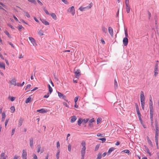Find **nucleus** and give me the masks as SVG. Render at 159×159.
Here are the masks:
<instances>
[{
  "mask_svg": "<svg viewBox=\"0 0 159 159\" xmlns=\"http://www.w3.org/2000/svg\"><path fill=\"white\" fill-rule=\"evenodd\" d=\"M25 15L28 18H30V16L29 14V13L26 12H25Z\"/></svg>",
  "mask_w": 159,
  "mask_h": 159,
  "instance_id": "49530a36",
  "label": "nucleus"
},
{
  "mask_svg": "<svg viewBox=\"0 0 159 159\" xmlns=\"http://www.w3.org/2000/svg\"><path fill=\"white\" fill-rule=\"evenodd\" d=\"M86 149H84V148H82L81 151V155L84 156L85 153V150Z\"/></svg>",
  "mask_w": 159,
  "mask_h": 159,
  "instance_id": "412c9836",
  "label": "nucleus"
},
{
  "mask_svg": "<svg viewBox=\"0 0 159 159\" xmlns=\"http://www.w3.org/2000/svg\"><path fill=\"white\" fill-rule=\"evenodd\" d=\"M27 156V152L25 150H23V153H22V158L23 159H27L26 158Z\"/></svg>",
  "mask_w": 159,
  "mask_h": 159,
  "instance_id": "423d86ee",
  "label": "nucleus"
},
{
  "mask_svg": "<svg viewBox=\"0 0 159 159\" xmlns=\"http://www.w3.org/2000/svg\"><path fill=\"white\" fill-rule=\"evenodd\" d=\"M67 11L70 12L73 16H74L75 13V10L74 6H72L67 10Z\"/></svg>",
  "mask_w": 159,
  "mask_h": 159,
  "instance_id": "f03ea898",
  "label": "nucleus"
},
{
  "mask_svg": "<svg viewBox=\"0 0 159 159\" xmlns=\"http://www.w3.org/2000/svg\"><path fill=\"white\" fill-rule=\"evenodd\" d=\"M60 150H58L57 151V152L56 154V157L57 159H59V154H60Z\"/></svg>",
  "mask_w": 159,
  "mask_h": 159,
  "instance_id": "c9c22d12",
  "label": "nucleus"
},
{
  "mask_svg": "<svg viewBox=\"0 0 159 159\" xmlns=\"http://www.w3.org/2000/svg\"><path fill=\"white\" fill-rule=\"evenodd\" d=\"M40 20L45 25H49V23H48V22L45 20L40 19Z\"/></svg>",
  "mask_w": 159,
  "mask_h": 159,
  "instance_id": "4468645a",
  "label": "nucleus"
},
{
  "mask_svg": "<svg viewBox=\"0 0 159 159\" xmlns=\"http://www.w3.org/2000/svg\"><path fill=\"white\" fill-rule=\"evenodd\" d=\"M37 2H38V3H39V4L41 5V6H42L43 5V3H42L39 0H37Z\"/></svg>",
  "mask_w": 159,
  "mask_h": 159,
  "instance_id": "338daca9",
  "label": "nucleus"
},
{
  "mask_svg": "<svg viewBox=\"0 0 159 159\" xmlns=\"http://www.w3.org/2000/svg\"><path fill=\"white\" fill-rule=\"evenodd\" d=\"M93 5V3L91 2L90 3L88 6L85 7H81L79 8V9L81 11H84L86 9L89 10L92 7Z\"/></svg>",
  "mask_w": 159,
  "mask_h": 159,
  "instance_id": "f257e3e1",
  "label": "nucleus"
},
{
  "mask_svg": "<svg viewBox=\"0 0 159 159\" xmlns=\"http://www.w3.org/2000/svg\"><path fill=\"white\" fill-rule=\"evenodd\" d=\"M115 149V148H114L112 147L109 148L108 150V153L109 154H110L112 151H113Z\"/></svg>",
  "mask_w": 159,
  "mask_h": 159,
  "instance_id": "7c9ffc66",
  "label": "nucleus"
},
{
  "mask_svg": "<svg viewBox=\"0 0 159 159\" xmlns=\"http://www.w3.org/2000/svg\"><path fill=\"white\" fill-rule=\"evenodd\" d=\"M23 28V27L21 25H19L18 27V28L19 30H20L22 29Z\"/></svg>",
  "mask_w": 159,
  "mask_h": 159,
  "instance_id": "e2e57ef3",
  "label": "nucleus"
},
{
  "mask_svg": "<svg viewBox=\"0 0 159 159\" xmlns=\"http://www.w3.org/2000/svg\"><path fill=\"white\" fill-rule=\"evenodd\" d=\"M48 110H37V112H39L41 113H44L48 111Z\"/></svg>",
  "mask_w": 159,
  "mask_h": 159,
  "instance_id": "dca6fc26",
  "label": "nucleus"
},
{
  "mask_svg": "<svg viewBox=\"0 0 159 159\" xmlns=\"http://www.w3.org/2000/svg\"><path fill=\"white\" fill-rule=\"evenodd\" d=\"M7 156L6 155L5 153L3 152L1 154L0 156L1 159H6Z\"/></svg>",
  "mask_w": 159,
  "mask_h": 159,
  "instance_id": "6e6552de",
  "label": "nucleus"
},
{
  "mask_svg": "<svg viewBox=\"0 0 159 159\" xmlns=\"http://www.w3.org/2000/svg\"><path fill=\"white\" fill-rule=\"evenodd\" d=\"M102 120V119L101 118H98L97 119V123L98 124L99 123L101 122Z\"/></svg>",
  "mask_w": 159,
  "mask_h": 159,
  "instance_id": "e433bc0d",
  "label": "nucleus"
},
{
  "mask_svg": "<svg viewBox=\"0 0 159 159\" xmlns=\"http://www.w3.org/2000/svg\"><path fill=\"white\" fill-rule=\"evenodd\" d=\"M81 144L82 146L83 147V148H84V149H86V148L85 147L86 143L84 141H83L82 142Z\"/></svg>",
  "mask_w": 159,
  "mask_h": 159,
  "instance_id": "4be33fe9",
  "label": "nucleus"
},
{
  "mask_svg": "<svg viewBox=\"0 0 159 159\" xmlns=\"http://www.w3.org/2000/svg\"><path fill=\"white\" fill-rule=\"evenodd\" d=\"M8 98L9 99H10L11 100V101L13 102L15 100V98L14 97H8Z\"/></svg>",
  "mask_w": 159,
  "mask_h": 159,
  "instance_id": "37998d69",
  "label": "nucleus"
},
{
  "mask_svg": "<svg viewBox=\"0 0 159 159\" xmlns=\"http://www.w3.org/2000/svg\"><path fill=\"white\" fill-rule=\"evenodd\" d=\"M95 120H94V118H93L91 120H90L89 121V126L91 127L93 126V122H94Z\"/></svg>",
  "mask_w": 159,
  "mask_h": 159,
  "instance_id": "1a4fd4ad",
  "label": "nucleus"
},
{
  "mask_svg": "<svg viewBox=\"0 0 159 159\" xmlns=\"http://www.w3.org/2000/svg\"><path fill=\"white\" fill-rule=\"evenodd\" d=\"M145 149H146V151L148 153L150 156H151V153L149 152V150L148 149V148L146 146H145Z\"/></svg>",
  "mask_w": 159,
  "mask_h": 159,
  "instance_id": "bb28decb",
  "label": "nucleus"
},
{
  "mask_svg": "<svg viewBox=\"0 0 159 159\" xmlns=\"http://www.w3.org/2000/svg\"><path fill=\"white\" fill-rule=\"evenodd\" d=\"M24 84H25V82H23L22 84H19V83H17V85L18 86L22 87L24 85Z\"/></svg>",
  "mask_w": 159,
  "mask_h": 159,
  "instance_id": "a19ab883",
  "label": "nucleus"
},
{
  "mask_svg": "<svg viewBox=\"0 0 159 159\" xmlns=\"http://www.w3.org/2000/svg\"><path fill=\"white\" fill-rule=\"evenodd\" d=\"M99 139V140H101L102 141V143H104L106 140V139L105 138H102Z\"/></svg>",
  "mask_w": 159,
  "mask_h": 159,
  "instance_id": "c03bdc74",
  "label": "nucleus"
},
{
  "mask_svg": "<svg viewBox=\"0 0 159 159\" xmlns=\"http://www.w3.org/2000/svg\"><path fill=\"white\" fill-rule=\"evenodd\" d=\"M147 141H148V143L149 144H150L151 147H152L153 146V144H152V142L151 141V140L150 139H149V138L148 137V136L147 137Z\"/></svg>",
  "mask_w": 159,
  "mask_h": 159,
  "instance_id": "f3484780",
  "label": "nucleus"
},
{
  "mask_svg": "<svg viewBox=\"0 0 159 159\" xmlns=\"http://www.w3.org/2000/svg\"><path fill=\"white\" fill-rule=\"evenodd\" d=\"M141 102V106H142V108L143 109H144V107L145 102Z\"/></svg>",
  "mask_w": 159,
  "mask_h": 159,
  "instance_id": "79ce46f5",
  "label": "nucleus"
},
{
  "mask_svg": "<svg viewBox=\"0 0 159 159\" xmlns=\"http://www.w3.org/2000/svg\"><path fill=\"white\" fill-rule=\"evenodd\" d=\"M114 87L115 89H117L118 88V85L117 84V81L116 79L114 80Z\"/></svg>",
  "mask_w": 159,
  "mask_h": 159,
  "instance_id": "f704fd0d",
  "label": "nucleus"
},
{
  "mask_svg": "<svg viewBox=\"0 0 159 159\" xmlns=\"http://www.w3.org/2000/svg\"><path fill=\"white\" fill-rule=\"evenodd\" d=\"M58 96L60 98H61V97H62V98L63 99H64V98H65V96L63 94H62L61 93L59 92H58Z\"/></svg>",
  "mask_w": 159,
  "mask_h": 159,
  "instance_id": "393cba45",
  "label": "nucleus"
},
{
  "mask_svg": "<svg viewBox=\"0 0 159 159\" xmlns=\"http://www.w3.org/2000/svg\"><path fill=\"white\" fill-rule=\"evenodd\" d=\"M155 142L158 141V133H155Z\"/></svg>",
  "mask_w": 159,
  "mask_h": 159,
  "instance_id": "c756f323",
  "label": "nucleus"
},
{
  "mask_svg": "<svg viewBox=\"0 0 159 159\" xmlns=\"http://www.w3.org/2000/svg\"><path fill=\"white\" fill-rule=\"evenodd\" d=\"M123 43L125 46H126L128 43V39L126 37H125L123 39Z\"/></svg>",
  "mask_w": 159,
  "mask_h": 159,
  "instance_id": "39448f33",
  "label": "nucleus"
},
{
  "mask_svg": "<svg viewBox=\"0 0 159 159\" xmlns=\"http://www.w3.org/2000/svg\"><path fill=\"white\" fill-rule=\"evenodd\" d=\"M153 110H150V119L152 120V118H153Z\"/></svg>",
  "mask_w": 159,
  "mask_h": 159,
  "instance_id": "6ab92c4d",
  "label": "nucleus"
},
{
  "mask_svg": "<svg viewBox=\"0 0 159 159\" xmlns=\"http://www.w3.org/2000/svg\"><path fill=\"white\" fill-rule=\"evenodd\" d=\"M82 122L83 120L81 118H79L78 121V125L79 126H80L81 124L82 123Z\"/></svg>",
  "mask_w": 159,
  "mask_h": 159,
  "instance_id": "b1692460",
  "label": "nucleus"
},
{
  "mask_svg": "<svg viewBox=\"0 0 159 159\" xmlns=\"http://www.w3.org/2000/svg\"><path fill=\"white\" fill-rule=\"evenodd\" d=\"M125 9L126 12L127 13H129L130 11V6H125Z\"/></svg>",
  "mask_w": 159,
  "mask_h": 159,
  "instance_id": "aec40b11",
  "label": "nucleus"
},
{
  "mask_svg": "<svg viewBox=\"0 0 159 159\" xmlns=\"http://www.w3.org/2000/svg\"><path fill=\"white\" fill-rule=\"evenodd\" d=\"M50 15L53 19L55 20L56 19L57 16L54 13H51Z\"/></svg>",
  "mask_w": 159,
  "mask_h": 159,
  "instance_id": "cd10ccee",
  "label": "nucleus"
},
{
  "mask_svg": "<svg viewBox=\"0 0 159 159\" xmlns=\"http://www.w3.org/2000/svg\"><path fill=\"white\" fill-rule=\"evenodd\" d=\"M41 146L40 145H39L37 146V152L38 153L39 152H40V150H41Z\"/></svg>",
  "mask_w": 159,
  "mask_h": 159,
  "instance_id": "2f4dec72",
  "label": "nucleus"
},
{
  "mask_svg": "<svg viewBox=\"0 0 159 159\" xmlns=\"http://www.w3.org/2000/svg\"><path fill=\"white\" fill-rule=\"evenodd\" d=\"M53 89L52 87L49 89V91L50 93V94H51L52 92Z\"/></svg>",
  "mask_w": 159,
  "mask_h": 159,
  "instance_id": "680f3d73",
  "label": "nucleus"
},
{
  "mask_svg": "<svg viewBox=\"0 0 159 159\" xmlns=\"http://www.w3.org/2000/svg\"><path fill=\"white\" fill-rule=\"evenodd\" d=\"M8 121L9 119H7V120H6L5 124V127H6V126L7 125Z\"/></svg>",
  "mask_w": 159,
  "mask_h": 159,
  "instance_id": "4d7b16f0",
  "label": "nucleus"
},
{
  "mask_svg": "<svg viewBox=\"0 0 159 159\" xmlns=\"http://www.w3.org/2000/svg\"><path fill=\"white\" fill-rule=\"evenodd\" d=\"M89 120V119H87L86 120L84 119V120H83V122H84V123H86Z\"/></svg>",
  "mask_w": 159,
  "mask_h": 159,
  "instance_id": "8fccbe9b",
  "label": "nucleus"
},
{
  "mask_svg": "<svg viewBox=\"0 0 159 159\" xmlns=\"http://www.w3.org/2000/svg\"><path fill=\"white\" fill-rule=\"evenodd\" d=\"M122 152H124L125 153H128L129 152V151L128 150L126 149L123 151Z\"/></svg>",
  "mask_w": 159,
  "mask_h": 159,
  "instance_id": "5fc2aeb1",
  "label": "nucleus"
},
{
  "mask_svg": "<svg viewBox=\"0 0 159 159\" xmlns=\"http://www.w3.org/2000/svg\"><path fill=\"white\" fill-rule=\"evenodd\" d=\"M129 0H125V3L126 6H129Z\"/></svg>",
  "mask_w": 159,
  "mask_h": 159,
  "instance_id": "58836bf2",
  "label": "nucleus"
},
{
  "mask_svg": "<svg viewBox=\"0 0 159 159\" xmlns=\"http://www.w3.org/2000/svg\"><path fill=\"white\" fill-rule=\"evenodd\" d=\"M23 57H24L23 55H22V54H20V55H19V56L18 58H19V59H21V58H23Z\"/></svg>",
  "mask_w": 159,
  "mask_h": 159,
  "instance_id": "69168bd1",
  "label": "nucleus"
},
{
  "mask_svg": "<svg viewBox=\"0 0 159 159\" xmlns=\"http://www.w3.org/2000/svg\"><path fill=\"white\" fill-rule=\"evenodd\" d=\"M140 99L141 102L145 101V97L144 93L141 91L140 92Z\"/></svg>",
  "mask_w": 159,
  "mask_h": 159,
  "instance_id": "20e7f679",
  "label": "nucleus"
},
{
  "mask_svg": "<svg viewBox=\"0 0 159 159\" xmlns=\"http://www.w3.org/2000/svg\"><path fill=\"white\" fill-rule=\"evenodd\" d=\"M149 107L150 109H153L152 102H149Z\"/></svg>",
  "mask_w": 159,
  "mask_h": 159,
  "instance_id": "4c0bfd02",
  "label": "nucleus"
},
{
  "mask_svg": "<svg viewBox=\"0 0 159 159\" xmlns=\"http://www.w3.org/2000/svg\"><path fill=\"white\" fill-rule=\"evenodd\" d=\"M97 136L98 137H103V135L102 134H101L100 133H98L97 134Z\"/></svg>",
  "mask_w": 159,
  "mask_h": 159,
  "instance_id": "052dcab7",
  "label": "nucleus"
},
{
  "mask_svg": "<svg viewBox=\"0 0 159 159\" xmlns=\"http://www.w3.org/2000/svg\"><path fill=\"white\" fill-rule=\"evenodd\" d=\"M44 11L47 15H50L49 13L48 12V11L47 10L44 9Z\"/></svg>",
  "mask_w": 159,
  "mask_h": 159,
  "instance_id": "774afa93",
  "label": "nucleus"
},
{
  "mask_svg": "<svg viewBox=\"0 0 159 159\" xmlns=\"http://www.w3.org/2000/svg\"><path fill=\"white\" fill-rule=\"evenodd\" d=\"M49 93H48L46 95H45L44 96V98H48L49 97Z\"/></svg>",
  "mask_w": 159,
  "mask_h": 159,
  "instance_id": "0e129e2a",
  "label": "nucleus"
},
{
  "mask_svg": "<svg viewBox=\"0 0 159 159\" xmlns=\"http://www.w3.org/2000/svg\"><path fill=\"white\" fill-rule=\"evenodd\" d=\"M0 67L1 68L5 69V64L3 62H0Z\"/></svg>",
  "mask_w": 159,
  "mask_h": 159,
  "instance_id": "a211bd4d",
  "label": "nucleus"
},
{
  "mask_svg": "<svg viewBox=\"0 0 159 159\" xmlns=\"http://www.w3.org/2000/svg\"><path fill=\"white\" fill-rule=\"evenodd\" d=\"M29 39L33 44V46L35 47L37 45V44L36 43L35 41L34 38L32 37H29Z\"/></svg>",
  "mask_w": 159,
  "mask_h": 159,
  "instance_id": "7ed1b4c3",
  "label": "nucleus"
},
{
  "mask_svg": "<svg viewBox=\"0 0 159 159\" xmlns=\"http://www.w3.org/2000/svg\"><path fill=\"white\" fill-rule=\"evenodd\" d=\"M30 145L31 148H33V138L32 137L30 139Z\"/></svg>",
  "mask_w": 159,
  "mask_h": 159,
  "instance_id": "0eeeda50",
  "label": "nucleus"
},
{
  "mask_svg": "<svg viewBox=\"0 0 159 159\" xmlns=\"http://www.w3.org/2000/svg\"><path fill=\"white\" fill-rule=\"evenodd\" d=\"M11 84L16 85V80L15 79H13L11 81Z\"/></svg>",
  "mask_w": 159,
  "mask_h": 159,
  "instance_id": "5701e85b",
  "label": "nucleus"
},
{
  "mask_svg": "<svg viewBox=\"0 0 159 159\" xmlns=\"http://www.w3.org/2000/svg\"><path fill=\"white\" fill-rule=\"evenodd\" d=\"M99 147V145L98 144L95 147V151H97L98 150Z\"/></svg>",
  "mask_w": 159,
  "mask_h": 159,
  "instance_id": "de8ad7c7",
  "label": "nucleus"
},
{
  "mask_svg": "<svg viewBox=\"0 0 159 159\" xmlns=\"http://www.w3.org/2000/svg\"><path fill=\"white\" fill-rule=\"evenodd\" d=\"M154 71H158V66L155 65L154 67Z\"/></svg>",
  "mask_w": 159,
  "mask_h": 159,
  "instance_id": "6e6d98bb",
  "label": "nucleus"
},
{
  "mask_svg": "<svg viewBox=\"0 0 159 159\" xmlns=\"http://www.w3.org/2000/svg\"><path fill=\"white\" fill-rule=\"evenodd\" d=\"M54 77L56 81H58V79L57 76L54 73L53 74Z\"/></svg>",
  "mask_w": 159,
  "mask_h": 159,
  "instance_id": "a18cd8bd",
  "label": "nucleus"
},
{
  "mask_svg": "<svg viewBox=\"0 0 159 159\" xmlns=\"http://www.w3.org/2000/svg\"><path fill=\"white\" fill-rule=\"evenodd\" d=\"M102 155L101 153H99L97 155V157L96 159H101L102 158Z\"/></svg>",
  "mask_w": 159,
  "mask_h": 159,
  "instance_id": "473e14b6",
  "label": "nucleus"
},
{
  "mask_svg": "<svg viewBox=\"0 0 159 159\" xmlns=\"http://www.w3.org/2000/svg\"><path fill=\"white\" fill-rule=\"evenodd\" d=\"M137 113L138 114L139 119L141 118V113L139 111V110H137Z\"/></svg>",
  "mask_w": 159,
  "mask_h": 159,
  "instance_id": "72a5a7b5",
  "label": "nucleus"
},
{
  "mask_svg": "<svg viewBox=\"0 0 159 159\" xmlns=\"http://www.w3.org/2000/svg\"><path fill=\"white\" fill-rule=\"evenodd\" d=\"M74 73L75 75V77L76 78H77L80 75V70H78L77 71H75Z\"/></svg>",
  "mask_w": 159,
  "mask_h": 159,
  "instance_id": "f8f14e48",
  "label": "nucleus"
},
{
  "mask_svg": "<svg viewBox=\"0 0 159 159\" xmlns=\"http://www.w3.org/2000/svg\"><path fill=\"white\" fill-rule=\"evenodd\" d=\"M23 121H24V119L22 118H20L19 122L18 125V126H19V127L20 126L22 125Z\"/></svg>",
  "mask_w": 159,
  "mask_h": 159,
  "instance_id": "ddd939ff",
  "label": "nucleus"
},
{
  "mask_svg": "<svg viewBox=\"0 0 159 159\" xmlns=\"http://www.w3.org/2000/svg\"><path fill=\"white\" fill-rule=\"evenodd\" d=\"M108 31L111 35L112 36L113 35V30L112 29L111 27H109Z\"/></svg>",
  "mask_w": 159,
  "mask_h": 159,
  "instance_id": "9b49d317",
  "label": "nucleus"
},
{
  "mask_svg": "<svg viewBox=\"0 0 159 159\" xmlns=\"http://www.w3.org/2000/svg\"><path fill=\"white\" fill-rule=\"evenodd\" d=\"M155 133H158L159 131V127L158 123L157 121H155Z\"/></svg>",
  "mask_w": 159,
  "mask_h": 159,
  "instance_id": "9d476101",
  "label": "nucleus"
},
{
  "mask_svg": "<svg viewBox=\"0 0 159 159\" xmlns=\"http://www.w3.org/2000/svg\"><path fill=\"white\" fill-rule=\"evenodd\" d=\"M31 99V98L30 97H29L25 100V103H27L29 102H30Z\"/></svg>",
  "mask_w": 159,
  "mask_h": 159,
  "instance_id": "c85d7f7f",
  "label": "nucleus"
},
{
  "mask_svg": "<svg viewBox=\"0 0 159 159\" xmlns=\"http://www.w3.org/2000/svg\"><path fill=\"white\" fill-rule=\"evenodd\" d=\"M77 118L75 116H73L71 117L70 122L71 123L74 122L76 120Z\"/></svg>",
  "mask_w": 159,
  "mask_h": 159,
  "instance_id": "2eb2a0df",
  "label": "nucleus"
},
{
  "mask_svg": "<svg viewBox=\"0 0 159 159\" xmlns=\"http://www.w3.org/2000/svg\"><path fill=\"white\" fill-rule=\"evenodd\" d=\"M102 30L103 32L105 33H107V28H106L104 26L102 27Z\"/></svg>",
  "mask_w": 159,
  "mask_h": 159,
  "instance_id": "a878e982",
  "label": "nucleus"
},
{
  "mask_svg": "<svg viewBox=\"0 0 159 159\" xmlns=\"http://www.w3.org/2000/svg\"><path fill=\"white\" fill-rule=\"evenodd\" d=\"M79 98V96H77L75 97L74 99V101L75 102V103H76L77 102V101L78 99Z\"/></svg>",
  "mask_w": 159,
  "mask_h": 159,
  "instance_id": "3c124183",
  "label": "nucleus"
},
{
  "mask_svg": "<svg viewBox=\"0 0 159 159\" xmlns=\"http://www.w3.org/2000/svg\"><path fill=\"white\" fill-rule=\"evenodd\" d=\"M68 150L70 152L71 151V145L70 144H69L68 146Z\"/></svg>",
  "mask_w": 159,
  "mask_h": 159,
  "instance_id": "09e8293b",
  "label": "nucleus"
},
{
  "mask_svg": "<svg viewBox=\"0 0 159 159\" xmlns=\"http://www.w3.org/2000/svg\"><path fill=\"white\" fill-rule=\"evenodd\" d=\"M61 0L65 4H68V2L66 0Z\"/></svg>",
  "mask_w": 159,
  "mask_h": 159,
  "instance_id": "bf43d9fd",
  "label": "nucleus"
},
{
  "mask_svg": "<svg viewBox=\"0 0 159 159\" xmlns=\"http://www.w3.org/2000/svg\"><path fill=\"white\" fill-rule=\"evenodd\" d=\"M5 33L6 34H7L9 37H10V35L9 33L7 31H5Z\"/></svg>",
  "mask_w": 159,
  "mask_h": 159,
  "instance_id": "13d9d810",
  "label": "nucleus"
},
{
  "mask_svg": "<svg viewBox=\"0 0 159 159\" xmlns=\"http://www.w3.org/2000/svg\"><path fill=\"white\" fill-rule=\"evenodd\" d=\"M60 147V144L59 141H58L57 143V148H59Z\"/></svg>",
  "mask_w": 159,
  "mask_h": 159,
  "instance_id": "603ef678",
  "label": "nucleus"
},
{
  "mask_svg": "<svg viewBox=\"0 0 159 159\" xmlns=\"http://www.w3.org/2000/svg\"><path fill=\"white\" fill-rule=\"evenodd\" d=\"M38 33L39 34L40 36H42L43 35V31H42L41 30L39 31L38 32Z\"/></svg>",
  "mask_w": 159,
  "mask_h": 159,
  "instance_id": "ea45409f",
  "label": "nucleus"
},
{
  "mask_svg": "<svg viewBox=\"0 0 159 159\" xmlns=\"http://www.w3.org/2000/svg\"><path fill=\"white\" fill-rule=\"evenodd\" d=\"M28 1L34 4H36V2L35 0H28Z\"/></svg>",
  "mask_w": 159,
  "mask_h": 159,
  "instance_id": "864d4df0",
  "label": "nucleus"
}]
</instances>
